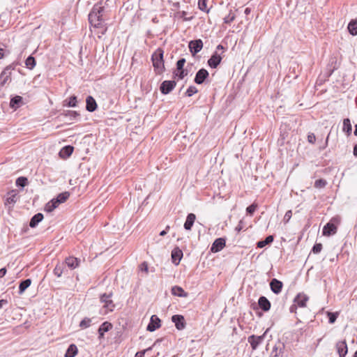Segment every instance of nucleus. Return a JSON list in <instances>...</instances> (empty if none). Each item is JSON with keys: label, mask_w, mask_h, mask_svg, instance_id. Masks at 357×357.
I'll list each match as a JSON object with an SVG mask.
<instances>
[{"label": "nucleus", "mask_w": 357, "mask_h": 357, "mask_svg": "<svg viewBox=\"0 0 357 357\" xmlns=\"http://www.w3.org/2000/svg\"><path fill=\"white\" fill-rule=\"evenodd\" d=\"M104 8L100 4H96L89 15V20L90 24L96 27H102L103 24V19L102 13Z\"/></svg>", "instance_id": "nucleus-1"}, {"label": "nucleus", "mask_w": 357, "mask_h": 357, "mask_svg": "<svg viewBox=\"0 0 357 357\" xmlns=\"http://www.w3.org/2000/svg\"><path fill=\"white\" fill-rule=\"evenodd\" d=\"M153 65L158 73L162 72L164 69L163 51L158 49L152 55Z\"/></svg>", "instance_id": "nucleus-2"}, {"label": "nucleus", "mask_w": 357, "mask_h": 357, "mask_svg": "<svg viewBox=\"0 0 357 357\" xmlns=\"http://www.w3.org/2000/svg\"><path fill=\"white\" fill-rule=\"evenodd\" d=\"M14 70V68L9 65L6 66L3 70L1 72L0 75V85H5L9 80H10V76L12 74V71Z\"/></svg>", "instance_id": "nucleus-3"}, {"label": "nucleus", "mask_w": 357, "mask_h": 357, "mask_svg": "<svg viewBox=\"0 0 357 357\" xmlns=\"http://www.w3.org/2000/svg\"><path fill=\"white\" fill-rule=\"evenodd\" d=\"M266 332L267 331L262 335L257 336L252 335L248 337V341L250 344V346L253 350L257 349L258 346L262 343Z\"/></svg>", "instance_id": "nucleus-4"}, {"label": "nucleus", "mask_w": 357, "mask_h": 357, "mask_svg": "<svg viewBox=\"0 0 357 357\" xmlns=\"http://www.w3.org/2000/svg\"><path fill=\"white\" fill-rule=\"evenodd\" d=\"M334 220L335 219H333L324 227L322 230V234L324 236H329L336 234L337 228V226L333 222Z\"/></svg>", "instance_id": "nucleus-5"}, {"label": "nucleus", "mask_w": 357, "mask_h": 357, "mask_svg": "<svg viewBox=\"0 0 357 357\" xmlns=\"http://www.w3.org/2000/svg\"><path fill=\"white\" fill-rule=\"evenodd\" d=\"M176 84V82L174 80L164 81L160 87L161 93L168 94L175 87Z\"/></svg>", "instance_id": "nucleus-6"}, {"label": "nucleus", "mask_w": 357, "mask_h": 357, "mask_svg": "<svg viewBox=\"0 0 357 357\" xmlns=\"http://www.w3.org/2000/svg\"><path fill=\"white\" fill-rule=\"evenodd\" d=\"M222 52H218V51H215L213 54L211 56V57L208 61V64L210 67L213 68H217V66L220 63L222 60Z\"/></svg>", "instance_id": "nucleus-7"}, {"label": "nucleus", "mask_w": 357, "mask_h": 357, "mask_svg": "<svg viewBox=\"0 0 357 357\" xmlns=\"http://www.w3.org/2000/svg\"><path fill=\"white\" fill-rule=\"evenodd\" d=\"M202 47L203 43L200 39L192 40L189 43V49L192 55L199 52L202 49Z\"/></svg>", "instance_id": "nucleus-8"}, {"label": "nucleus", "mask_w": 357, "mask_h": 357, "mask_svg": "<svg viewBox=\"0 0 357 357\" xmlns=\"http://www.w3.org/2000/svg\"><path fill=\"white\" fill-rule=\"evenodd\" d=\"M160 327V319L156 315H152L147 326V331L153 332Z\"/></svg>", "instance_id": "nucleus-9"}, {"label": "nucleus", "mask_w": 357, "mask_h": 357, "mask_svg": "<svg viewBox=\"0 0 357 357\" xmlns=\"http://www.w3.org/2000/svg\"><path fill=\"white\" fill-rule=\"evenodd\" d=\"M225 246V240L222 238H217L213 242L211 248V251L212 252H218L223 249V248Z\"/></svg>", "instance_id": "nucleus-10"}, {"label": "nucleus", "mask_w": 357, "mask_h": 357, "mask_svg": "<svg viewBox=\"0 0 357 357\" xmlns=\"http://www.w3.org/2000/svg\"><path fill=\"white\" fill-rule=\"evenodd\" d=\"M208 76V73L206 69H204V68L200 69L196 73V75L195 77V82L197 84H201L204 82V80L206 79V77Z\"/></svg>", "instance_id": "nucleus-11"}, {"label": "nucleus", "mask_w": 357, "mask_h": 357, "mask_svg": "<svg viewBox=\"0 0 357 357\" xmlns=\"http://www.w3.org/2000/svg\"><path fill=\"white\" fill-rule=\"evenodd\" d=\"M282 286V282L275 278H273L270 282L271 291L276 294H278L281 292Z\"/></svg>", "instance_id": "nucleus-12"}, {"label": "nucleus", "mask_w": 357, "mask_h": 357, "mask_svg": "<svg viewBox=\"0 0 357 357\" xmlns=\"http://www.w3.org/2000/svg\"><path fill=\"white\" fill-rule=\"evenodd\" d=\"M172 321L174 323L177 329L182 330L185 328L184 317L182 315L176 314L172 316Z\"/></svg>", "instance_id": "nucleus-13"}, {"label": "nucleus", "mask_w": 357, "mask_h": 357, "mask_svg": "<svg viewBox=\"0 0 357 357\" xmlns=\"http://www.w3.org/2000/svg\"><path fill=\"white\" fill-rule=\"evenodd\" d=\"M337 351L340 357H344L347 354V344L345 341H340L336 344Z\"/></svg>", "instance_id": "nucleus-14"}, {"label": "nucleus", "mask_w": 357, "mask_h": 357, "mask_svg": "<svg viewBox=\"0 0 357 357\" xmlns=\"http://www.w3.org/2000/svg\"><path fill=\"white\" fill-rule=\"evenodd\" d=\"M309 298L304 294H298L296 297L294 298V303L301 307H304L306 306V303L308 301Z\"/></svg>", "instance_id": "nucleus-15"}, {"label": "nucleus", "mask_w": 357, "mask_h": 357, "mask_svg": "<svg viewBox=\"0 0 357 357\" xmlns=\"http://www.w3.org/2000/svg\"><path fill=\"white\" fill-rule=\"evenodd\" d=\"M80 260L76 257H69L66 259L65 263L70 269H75L79 266Z\"/></svg>", "instance_id": "nucleus-16"}, {"label": "nucleus", "mask_w": 357, "mask_h": 357, "mask_svg": "<svg viewBox=\"0 0 357 357\" xmlns=\"http://www.w3.org/2000/svg\"><path fill=\"white\" fill-rule=\"evenodd\" d=\"M183 257L182 251L178 248H175L172 252V262L178 265Z\"/></svg>", "instance_id": "nucleus-17"}, {"label": "nucleus", "mask_w": 357, "mask_h": 357, "mask_svg": "<svg viewBox=\"0 0 357 357\" xmlns=\"http://www.w3.org/2000/svg\"><path fill=\"white\" fill-rule=\"evenodd\" d=\"M258 304L260 308L265 312L268 311L271 308V303L265 296H261L259 298Z\"/></svg>", "instance_id": "nucleus-18"}, {"label": "nucleus", "mask_w": 357, "mask_h": 357, "mask_svg": "<svg viewBox=\"0 0 357 357\" xmlns=\"http://www.w3.org/2000/svg\"><path fill=\"white\" fill-rule=\"evenodd\" d=\"M23 104V99L20 96L13 97L10 102V106L11 108L16 109L21 107Z\"/></svg>", "instance_id": "nucleus-19"}, {"label": "nucleus", "mask_w": 357, "mask_h": 357, "mask_svg": "<svg viewBox=\"0 0 357 357\" xmlns=\"http://www.w3.org/2000/svg\"><path fill=\"white\" fill-rule=\"evenodd\" d=\"M86 108L89 112H93L97 107V104L95 99L92 96H88L86 100Z\"/></svg>", "instance_id": "nucleus-20"}, {"label": "nucleus", "mask_w": 357, "mask_h": 357, "mask_svg": "<svg viewBox=\"0 0 357 357\" xmlns=\"http://www.w3.org/2000/svg\"><path fill=\"white\" fill-rule=\"evenodd\" d=\"M196 219V216L194 213H189L186 218V220L184 223V228L186 229V230H190L194 222H195V220Z\"/></svg>", "instance_id": "nucleus-21"}, {"label": "nucleus", "mask_w": 357, "mask_h": 357, "mask_svg": "<svg viewBox=\"0 0 357 357\" xmlns=\"http://www.w3.org/2000/svg\"><path fill=\"white\" fill-rule=\"evenodd\" d=\"M112 328V325L105 321L98 328L99 337L102 338L104 336V333L109 331Z\"/></svg>", "instance_id": "nucleus-22"}, {"label": "nucleus", "mask_w": 357, "mask_h": 357, "mask_svg": "<svg viewBox=\"0 0 357 357\" xmlns=\"http://www.w3.org/2000/svg\"><path fill=\"white\" fill-rule=\"evenodd\" d=\"M43 219V215L40 213H38L34 215L29 222V226L32 228L35 227L39 222H40Z\"/></svg>", "instance_id": "nucleus-23"}, {"label": "nucleus", "mask_w": 357, "mask_h": 357, "mask_svg": "<svg viewBox=\"0 0 357 357\" xmlns=\"http://www.w3.org/2000/svg\"><path fill=\"white\" fill-rule=\"evenodd\" d=\"M73 151V147L71 146H66L63 147L59 152V155L62 158H66L69 157Z\"/></svg>", "instance_id": "nucleus-24"}, {"label": "nucleus", "mask_w": 357, "mask_h": 357, "mask_svg": "<svg viewBox=\"0 0 357 357\" xmlns=\"http://www.w3.org/2000/svg\"><path fill=\"white\" fill-rule=\"evenodd\" d=\"M172 294L179 297H186L188 295L187 293L178 286H174L172 288Z\"/></svg>", "instance_id": "nucleus-25"}, {"label": "nucleus", "mask_w": 357, "mask_h": 357, "mask_svg": "<svg viewBox=\"0 0 357 357\" xmlns=\"http://www.w3.org/2000/svg\"><path fill=\"white\" fill-rule=\"evenodd\" d=\"M70 193L68 192H64L60 193L56 198L54 199L59 206L60 204L65 202L68 199Z\"/></svg>", "instance_id": "nucleus-26"}, {"label": "nucleus", "mask_w": 357, "mask_h": 357, "mask_svg": "<svg viewBox=\"0 0 357 357\" xmlns=\"http://www.w3.org/2000/svg\"><path fill=\"white\" fill-rule=\"evenodd\" d=\"M31 279H26L22 281L19 285V294H22L24 292V291L31 285Z\"/></svg>", "instance_id": "nucleus-27"}, {"label": "nucleus", "mask_w": 357, "mask_h": 357, "mask_svg": "<svg viewBox=\"0 0 357 357\" xmlns=\"http://www.w3.org/2000/svg\"><path fill=\"white\" fill-rule=\"evenodd\" d=\"M114 304L113 303L111 298L107 299L105 303L103 304V309H105L104 313L106 314L108 312H112L114 308Z\"/></svg>", "instance_id": "nucleus-28"}, {"label": "nucleus", "mask_w": 357, "mask_h": 357, "mask_svg": "<svg viewBox=\"0 0 357 357\" xmlns=\"http://www.w3.org/2000/svg\"><path fill=\"white\" fill-rule=\"evenodd\" d=\"M114 304L113 303L111 298L107 299L105 303L103 304V309H105L104 313L106 314L108 312H112L114 308Z\"/></svg>", "instance_id": "nucleus-29"}, {"label": "nucleus", "mask_w": 357, "mask_h": 357, "mask_svg": "<svg viewBox=\"0 0 357 357\" xmlns=\"http://www.w3.org/2000/svg\"><path fill=\"white\" fill-rule=\"evenodd\" d=\"M77 353V348L75 344H70L65 354V357H75Z\"/></svg>", "instance_id": "nucleus-30"}, {"label": "nucleus", "mask_w": 357, "mask_h": 357, "mask_svg": "<svg viewBox=\"0 0 357 357\" xmlns=\"http://www.w3.org/2000/svg\"><path fill=\"white\" fill-rule=\"evenodd\" d=\"M348 30L353 35H357V20H351L348 24Z\"/></svg>", "instance_id": "nucleus-31"}, {"label": "nucleus", "mask_w": 357, "mask_h": 357, "mask_svg": "<svg viewBox=\"0 0 357 357\" xmlns=\"http://www.w3.org/2000/svg\"><path fill=\"white\" fill-rule=\"evenodd\" d=\"M58 207V204L56 203L54 199L46 204L45 206V211L50 213L53 211L56 208Z\"/></svg>", "instance_id": "nucleus-32"}, {"label": "nucleus", "mask_w": 357, "mask_h": 357, "mask_svg": "<svg viewBox=\"0 0 357 357\" xmlns=\"http://www.w3.org/2000/svg\"><path fill=\"white\" fill-rule=\"evenodd\" d=\"M273 241V236L270 235V236H268L265 240L264 241H260L257 243V247L258 248H262L264 247H265L266 245L272 243Z\"/></svg>", "instance_id": "nucleus-33"}, {"label": "nucleus", "mask_w": 357, "mask_h": 357, "mask_svg": "<svg viewBox=\"0 0 357 357\" xmlns=\"http://www.w3.org/2000/svg\"><path fill=\"white\" fill-rule=\"evenodd\" d=\"M17 201V193L15 191L12 190L8 195L6 198V204H14Z\"/></svg>", "instance_id": "nucleus-34"}, {"label": "nucleus", "mask_w": 357, "mask_h": 357, "mask_svg": "<svg viewBox=\"0 0 357 357\" xmlns=\"http://www.w3.org/2000/svg\"><path fill=\"white\" fill-rule=\"evenodd\" d=\"M26 68L32 70L36 66V60L32 56H29L25 61Z\"/></svg>", "instance_id": "nucleus-35"}, {"label": "nucleus", "mask_w": 357, "mask_h": 357, "mask_svg": "<svg viewBox=\"0 0 357 357\" xmlns=\"http://www.w3.org/2000/svg\"><path fill=\"white\" fill-rule=\"evenodd\" d=\"M352 130L351 121L349 119H344L343 121V131L349 134Z\"/></svg>", "instance_id": "nucleus-36"}, {"label": "nucleus", "mask_w": 357, "mask_h": 357, "mask_svg": "<svg viewBox=\"0 0 357 357\" xmlns=\"http://www.w3.org/2000/svg\"><path fill=\"white\" fill-rule=\"evenodd\" d=\"M92 319L88 317H85L79 323V327L82 329L89 328L91 324Z\"/></svg>", "instance_id": "nucleus-37"}, {"label": "nucleus", "mask_w": 357, "mask_h": 357, "mask_svg": "<svg viewBox=\"0 0 357 357\" xmlns=\"http://www.w3.org/2000/svg\"><path fill=\"white\" fill-rule=\"evenodd\" d=\"M63 272V266L62 264H57L54 269V273L60 278Z\"/></svg>", "instance_id": "nucleus-38"}, {"label": "nucleus", "mask_w": 357, "mask_h": 357, "mask_svg": "<svg viewBox=\"0 0 357 357\" xmlns=\"http://www.w3.org/2000/svg\"><path fill=\"white\" fill-rule=\"evenodd\" d=\"M27 184V178L26 177H19L16 180V185L17 186H20L22 188H24Z\"/></svg>", "instance_id": "nucleus-39"}, {"label": "nucleus", "mask_w": 357, "mask_h": 357, "mask_svg": "<svg viewBox=\"0 0 357 357\" xmlns=\"http://www.w3.org/2000/svg\"><path fill=\"white\" fill-rule=\"evenodd\" d=\"M327 184V182L324 179H318L314 182V187L316 188H324Z\"/></svg>", "instance_id": "nucleus-40"}, {"label": "nucleus", "mask_w": 357, "mask_h": 357, "mask_svg": "<svg viewBox=\"0 0 357 357\" xmlns=\"http://www.w3.org/2000/svg\"><path fill=\"white\" fill-rule=\"evenodd\" d=\"M64 115L66 116H68L70 119L72 120L76 119L79 116V114L75 111L68 110L64 113Z\"/></svg>", "instance_id": "nucleus-41"}, {"label": "nucleus", "mask_w": 357, "mask_h": 357, "mask_svg": "<svg viewBox=\"0 0 357 357\" xmlns=\"http://www.w3.org/2000/svg\"><path fill=\"white\" fill-rule=\"evenodd\" d=\"M67 106L75 107L77 106V97L75 96H71L66 104Z\"/></svg>", "instance_id": "nucleus-42"}, {"label": "nucleus", "mask_w": 357, "mask_h": 357, "mask_svg": "<svg viewBox=\"0 0 357 357\" xmlns=\"http://www.w3.org/2000/svg\"><path fill=\"white\" fill-rule=\"evenodd\" d=\"M197 89L195 86H190L186 91L185 92V94L188 97H190L192 96V95L195 94L197 93Z\"/></svg>", "instance_id": "nucleus-43"}, {"label": "nucleus", "mask_w": 357, "mask_h": 357, "mask_svg": "<svg viewBox=\"0 0 357 357\" xmlns=\"http://www.w3.org/2000/svg\"><path fill=\"white\" fill-rule=\"evenodd\" d=\"M235 17H236L235 15L231 13V12H230L227 16L224 17V22L226 24H229L231 22H233L235 20Z\"/></svg>", "instance_id": "nucleus-44"}, {"label": "nucleus", "mask_w": 357, "mask_h": 357, "mask_svg": "<svg viewBox=\"0 0 357 357\" xmlns=\"http://www.w3.org/2000/svg\"><path fill=\"white\" fill-rule=\"evenodd\" d=\"M328 317L329 323L333 324L337 319V314L333 312H328Z\"/></svg>", "instance_id": "nucleus-45"}, {"label": "nucleus", "mask_w": 357, "mask_h": 357, "mask_svg": "<svg viewBox=\"0 0 357 357\" xmlns=\"http://www.w3.org/2000/svg\"><path fill=\"white\" fill-rule=\"evenodd\" d=\"M257 208V205L255 204H252L247 207L246 211L248 213L252 215L255 211Z\"/></svg>", "instance_id": "nucleus-46"}, {"label": "nucleus", "mask_w": 357, "mask_h": 357, "mask_svg": "<svg viewBox=\"0 0 357 357\" xmlns=\"http://www.w3.org/2000/svg\"><path fill=\"white\" fill-rule=\"evenodd\" d=\"M185 63V59H179L176 63V69L177 70H180L183 69L184 64Z\"/></svg>", "instance_id": "nucleus-47"}, {"label": "nucleus", "mask_w": 357, "mask_h": 357, "mask_svg": "<svg viewBox=\"0 0 357 357\" xmlns=\"http://www.w3.org/2000/svg\"><path fill=\"white\" fill-rule=\"evenodd\" d=\"M322 249V245L321 243H316L312 248V252L314 254H318Z\"/></svg>", "instance_id": "nucleus-48"}, {"label": "nucleus", "mask_w": 357, "mask_h": 357, "mask_svg": "<svg viewBox=\"0 0 357 357\" xmlns=\"http://www.w3.org/2000/svg\"><path fill=\"white\" fill-rule=\"evenodd\" d=\"M199 8L202 10H206V0H199Z\"/></svg>", "instance_id": "nucleus-49"}, {"label": "nucleus", "mask_w": 357, "mask_h": 357, "mask_svg": "<svg viewBox=\"0 0 357 357\" xmlns=\"http://www.w3.org/2000/svg\"><path fill=\"white\" fill-rule=\"evenodd\" d=\"M152 348L151 347H149L148 349H144V350H142V351H138L136 353L135 357H144V354L147 351H149L151 350Z\"/></svg>", "instance_id": "nucleus-50"}, {"label": "nucleus", "mask_w": 357, "mask_h": 357, "mask_svg": "<svg viewBox=\"0 0 357 357\" xmlns=\"http://www.w3.org/2000/svg\"><path fill=\"white\" fill-rule=\"evenodd\" d=\"M176 76H178L180 79H183L185 76L187 75V73L185 71L184 69L177 70Z\"/></svg>", "instance_id": "nucleus-51"}, {"label": "nucleus", "mask_w": 357, "mask_h": 357, "mask_svg": "<svg viewBox=\"0 0 357 357\" xmlns=\"http://www.w3.org/2000/svg\"><path fill=\"white\" fill-rule=\"evenodd\" d=\"M291 215H292V212L291 210L289 211H287L285 214H284V220L287 222L289 221V220L291 219Z\"/></svg>", "instance_id": "nucleus-52"}, {"label": "nucleus", "mask_w": 357, "mask_h": 357, "mask_svg": "<svg viewBox=\"0 0 357 357\" xmlns=\"http://www.w3.org/2000/svg\"><path fill=\"white\" fill-rule=\"evenodd\" d=\"M112 297V294H102L101 296H100V301L102 303H105V301L109 299V298Z\"/></svg>", "instance_id": "nucleus-53"}, {"label": "nucleus", "mask_w": 357, "mask_h": 357, "mask_svg": "<svg viewBox=\"0 0 357 357\" xmlns=\"http://www.w3.org/2000/svg\"><path fill=\"white\" fill-rule=\"evenodd\" d=\"M244 228V225H243V220H240L238 225L235 228V230L237 231V232H239L241 231Z\"/></svg>", "instance_id": "nucleus-54"}, {"label": "nucleus", "mask_w": 357, "mask_h": 357, "mask_svg": "<svg viewBox=\"0 0 357 357\" xmlns=\"http://www.w3.org/2000/svg\"><path fill=\"white\" fill-rule=\"evenodd\" d=\"M315 139H316V137H315V135L314 134H310L308 136H307V140L310 143H314L315 142Z\"/></svg>", "instance_id": "nucleus-55"}, {"label": "nucleus", "mask_w": 357, "mask_h": 357, "mask_svg": "<svg viewBox=\"0 0 357 357\" xmlns=\"http://www.w3.org/2000/svg\"><path fill=\"white\" fill-rule=\"evenodd\" d=\"M140 270H141L142 271H144V272H146V273H147V272H148V265H147V264H146V262H144V263H142V264H141V266H140Z\"/></svg>", "instance_id": "nucleus-56"}, {"label": "nucleus", "mask_w": 357, "mask_h": 357, "mask_svg": "<svg viewBox=\"0 0 357 357\" xmlns=\"http://www.w3.org/2000/svg\"><path fill=\"white\" fill-rule=\"evenodd\" d=\"M6 268H2L0 269V278H3L5 276V275L6 274Z\"/></svg>", "instance_id": "nucleus-57"}, {"label": "nucleus", "mask_w": 357, "mask_h": 357, "mask_svg": "<svg viewBox=\"0 0 357 357\" xmlns=\"http://www.w3.org/2000/svg\"><path fill=\"white\" fill-rule=\"evenodd\" d=\"M296 307H297V305L294 303V305H292L291 306V307H290V312H294L296 310Z\"/></svg>", "instance_id": "nucleus-58"}, {"label": "nucleus", "mask_w": 357, "mask_h": 357, "mask_svg": "<svg viewBox=\"0 0 357 357\" xmlns=\"http://www.w3.org/2000/svg\"><path fill=\"white\" fill-rule=\"evenodd\" d=\"M224 50V47L222 45H218L216 47V50L215 51H218V52H219L220 50Z\"/></svg>", "instance_id": "nucleus-59"}, {"label": "nucleus", "mask_w": 357, "mask_h": 357, "mask_svg": "<svg viewBox=\"0 0 357 357\" xmlns=\"http://www.w3.org/2000/svg\"><path fill=\"white\" fill-rule=\"evenodd\" d=\"M354 155L357 157V144H356L354 146Z\"/></svg>", "instance_id": "nucleus-60"}, {"label": "nucleus", "mask_w": 357, "mask_h": 357, "mask_svg": "<svg viewBox=\"0 0 357 357\" xmlns=\"http://www.w3.org/2000/svg\"><path fill=\"white\" fill-rule=\"evenodd\" d=\"M244 13H245V15H248V14H250V8H246L245 9Z\"/></svg>", "instance_id": "nucleus-61"}, {"label": "nucleus", "mask_w": 357, "mask_h": 357, "mask_svg": "<svg viewBox=\"0 0 357 357\" xmlns=\"http://www.w3.org/2000/svg\"><path fill=\"white\" fill-rule=\"evenodd\" d=\"M166 234H167L166 231H165V230H162V231L160 233V236H165Z\"/></svg>", "instance_id": "nucleus-62"}, {"label": "nucleus", "mask_w": 357, "mask_h": 357, "mask_svg": "<svg viewBox=\"0 0 357 357\" xmlns=\"http://www.w3.org/2000/svg\"><path fill=\"white\" fill-rule=\"evenodd\" d=\"M3 55V49H0V58H1Z\"/></svg>", "instance_id": "nucleus-63"}, {"label": "nucleus", "mask_w": 357, "mask_h": 357, "mask_svg": "<svg viewBox=\"0 0 357 357\" xmlns=\"http://www.w3.org/2000/svg\"><path fill=\"white\" fill-rule=\"evenodd\" d=\"M354 135L357 136V124L355 126Z\"/></svg>", "instance_id": "nucleus-64"}]
</instances>
